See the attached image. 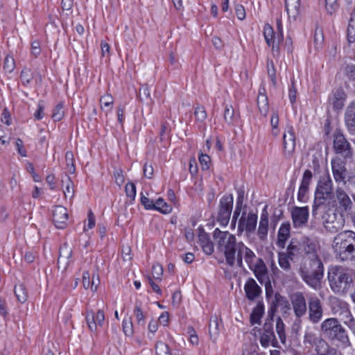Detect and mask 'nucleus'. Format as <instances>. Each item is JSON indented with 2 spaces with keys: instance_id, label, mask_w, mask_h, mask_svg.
Segmentation results:
<instances>
[{
  "instance_id": "1",
  "label": "nucleus",
  "mask_w": 355,
  "mask_h": 355,
  "mask_svg": "<svg viewBox=\"0 0 355 355\" xmlns=\"http://www.w3.org/2000/svg\"><path fill=\"white\" fill-rule=\"evenodd\" d=\"M303 280L312 288L317 289L323 276V265L318 255L304 257L300 268Z\"/></svg>"
},
{
  "instance_id": "2",
  "label": "nucleus",
  "mask_w": 355,
  "mask_h": 355,
  "mask_svg": "<svg viewBox=\"0 0 355 355\" xmlns=\"http://www.w3.org/2000/svg\"><path fill=\"white\" fill-rule=\"evenodd\" d=\"M333 249L341 261L352 259L355 253V232L344 231L338 234L334 239Z\"/></svg>"
},
{
  "instance_id": "3",
  "label": "nucleus",
  "mask_w": 355,
  "mask_h": 355,
  "mask_svg": "<svg viewBox=\"0 0 355 355\" xmlns=\"http://www.w3.org/2000/svg\"><path fill=\"white\" fill-rule=\"evenodd\" d=\"M328 280L331 290L338 294L347 293L353 283L349 270L339 266H332L329 268Z\"/></svg>"
},
{
  "instance_id": "4",
  "label": "nucleus",
  "mask_w": 355,
  "mask_h": 355,
  "mask_svg": "<svg viewBox=\"0 0 355 355\" xmlns=\"http://www.w3.org/2000/svg\"><path fill=\"white\" fill-rule=\"evenodd\" d=\"M213 237L217 243L218 249L224 252L227 263L233 266L234 253L238 244L235 236L228 232H223L216 228L214 232Z\"/></svg>"
},
{
  "instance_id": "5",
  "label": "nucleus",
  "mask_w": 355,
  "mask_h": 355,
  "mask_svg": "<svg viewBox=\"0 0 355 355\" xmlns=\"http://www.w3.org/2000/svg\"><path fill=\"white\" fill-rule=\"evenodd\" d=\"M334 196L333 182L329 174L320 177L315 191L314 202L312 209L313 215L317 214V209Z\"/></svg>"
},
{
  "instance_id": "6",
  "label": "nucleus",
  "mask_w": 355,
  "mask_h": 355,
  "mask_svg": "<svg viewBox=\"0 0 355 355\" xmlns=\"http://www.w3.org/2000/svg\"><path fill=\"white\" fill-rule=\"evenodd\" d=\"M322 334L331 340H337L343 344L348 343V337L345 329L336 318H328L324 320L320 326Z\"/></svg>"
},
{
  "instance_id": "7",
  "label": "nucleus",
  "mask_w": 355,
  "mask_h": 355,
  "mask_svg": "<svg viewBox=\"0 0 355 355\" xmlns=\"http://www.w3.org/2000/svg\"><path fill=\"white\" fill-rule=\"evenodd\" d=\"M345 220L342 213L328 209L322 215V223L324 228L331 232H336L345 225Z\"/></svg>"
},
{
  "instance_id": "8",
  "label": "nucleus",
  "mask_w": 355,
  "mask_h": 355,
  "mask_svg": "<svg viewBox=\"0 0 355 355\" xmlns=\"http://www.w3.org/2000/svg\"><path fill=\"white\" fill-rule=\"evenodd\" d=\"M248 267L253 271L258 281L261 284H265L266 295H270L272 292V290L268 277V270L263 259L257 258L255 261L252 262V266H248Z\"/></svg>"
},
{
  "instance_id": "9",
  "label": "nucleus",
  "mask_w": 355,
  "mask_h": 355,
  "mask_svg": "<svg viewBox=\"0 0 355 355\" xmlns=\"http://www.w3.org/2000/svg\"><path fill=\"white\" fill-rule=\"evenodd\" d=\"M234 257V266L236 263L237 266L240 268H243V260L248 266H252V262L257 258L254 252L243 242H238Z\"/></svg>"
},
{
  "instance_id": "10",
  "label": "nucleus",
  "mask_w": 355,
  "mask_h": 355,
  "mask_svg": "<svg viewBox=\"0 0 355 355\" xmlns=\"http://www.w3.org/2000/svg\"><path fill=\"white\" fill-rule=\"evenodd\" d=\"M233 207L232 195L224 196L220 200L217 220L221 225H227L229 223Z\"/></svg>"
},
{
  "instance_id": "11",
  "label": "nucleus",
  "mask_w": 355,
  "mask_h": 355,
  "mask_svg": "<svg viewBox=\"0 0 355 355\" xmlns=\"http://www.w3.org/2000/svg\"><path fill=\"white\" fill-rule=\"evenodd\" d=\"M333 148L337 154H340L346 159L352 157V148L344 135L340 132H338L334 134Z\"/></svg>"
},
{
  "instance_id": "12",
  "label": "nucleus",
  "mask_w": 355,
  "mask_h": 355,
  "mask_svg": "<svg viewBox=\"0 0 355 355\" xmlns=\"http://www.w3.org/2000/svg\"><path fill=\"white\" fill-rule=\"evenodd\" d=\"M308 311L310 321L314 324L319 322L323 314V309L320 300L313 296L308 300Z\"/></svg>"
},
{
  "instance_id": "13",
  "label": "nucleus",
  "mask_w": 355,
  "mask_h": 355,
  "mask_svg": "<svg viewBox=\"0 0 355 355\" xmlns=\"http://www.w3.org/2000/svg\"><path fill=\"white\" fill-rule=\"evenodd\" d=\"M293 309L297 318L305 315L307 311L306 299L301 292H296L290 297Z\"/></svg>"
},
{
  "instance_id": "14",
  "label": "nucleus",
  "mask_w": 355,
  "mask_h": 355,
  "mask_svg": "<svg viewBox=\"0 0 355 355\" xmlns=\"http://www.w3.org/2000/svg\"><path fill=\"white\" fill-rule=\"evenodd\" d=\"M257 223V214L252 212L247 214L246 212H243L239 220V234H241L243 231H245L248 233L253 232L256 229Z\"/></svg>"
},
{
  "instance_id": "15",
  "label": "nucleus",
  "mask_w": 355,
  "mask_h": 355,
  "mask_svg": "<svg viewBox=\"0 0 355 355\" xmlns=\"http://www.w3.org/2000/svg\"><path fill=\"white\" fill-rule=\"evenodd\" d=\"M331 170L334 178L338 183L345 184L346 178L348 175L347 170L345 167V163L339 157H336L331 160Z\"/></svg>"
},
{
  "instance_id": "16",
  "label": "nucleus",
  "mask_w": 355,
  "mask_h": 355,
  "mask_svg": "<svg viewBox=\"0 0 355 355\" xmlns=\"http://www.w3.org/2000/svg\"><path fill=\"white\" fill-rule=\"evenodd\" d=\"M284 155L286 158H291L295 149V135L292 126H288L283 137Z\"/></svg>"
},
{
  "instance_id": "17",
  "label": "nucleus",
  "mask_w": 355,
  "mask_h": 355,
  "mask_svg": "<svg viewBox=\"0 0 355 355\" xmlns=\"http://www.w3.org/2000/svg\"><path fill=\"white\" fill-rule=\"evenodd\" d=\"M263 332L260 338V343L263 347H268L272 345L273 347H277V340L276 339L272 327V319H268L263 327Z\"/></svg>"
},
{
  "instance_id": "18",
  "label": "nucleus",
  "mask_w": 355,
  "mask_h": 355,
  "mask_svg": "<svg viewBox=\"0 0 355 355\" xmlns=\"http://www.w3.org/2000/svg\"><path fill=\"white\" fill-rule=\"evenodd\" d=\"M86 321L89 329L92 331H96L98 327H102L105 320L104 312L98 310L95 313L92 310L86 311Z\"/></svg>"
},
{
  "instance_id": "19",
  "label": "nucleus",
  "mask_w": 355,
  "mask_h": 355,
  "mask_svg": "<svg viewBox=\"0 0 355 355\" xmlns=\"http://www.w3.org/2000/svg\"><path fill=\"white\" fill-rule=\"evenodd\" d=\"M309 216L308 207H294L291 211L293 225L300 227L304 225Z\"/></svg>"
},
{
  "instance_id": "20",
  "label": "nucleus",
  "mask_w": 355,
  "mask_h": 355,
  "mask_svg": "<svg viewBox=\"0 0 355 355\" xmlns=\"http://www.w3.org/2000/svg\"><path fill=\"white\" fill-rule=\"evenodd\" d=\"M336 196L338 205V209L341 212L349 214L352 211L353 202L348 194L341 188L336 190Z\"/></svg>"
},
{
  "instance_id": "21",
  "label": "nucleus",
  "mask_w": 355,
  "mask_h": 355,
  "mask_svg": "<svg viewBox=\"0 0 355 355\" xmlns=\"http://www.w3.org/2000/svg\"><path fill=\"white\" fill-rule=\"evenodd\" d=\"M68 213L67 209L63 206L55 207L53 211V220L57 228L64 229L67 226Z\"/></svg>"
},
{
  "instance_id": "22",
  "label": "nucleus",
  "mask_w": 355,
  "mask_h": 355,
  "mask_svg": "<svg viewBox=\"0 0 355 355\" xmlns=\"http://www.w3.org/2000/svg\"><path fill=\"white\" fill-rule=\"evenodd\" d=\"M244 291L247 298L250 301H253L257 299L261 293V287L252 278L248 279L244 285Z\"/></svg>"
},
{
  "instance_id": "23",
  "label": "nucleus",
  "mask_w": 355,
  "mask_h": 355,
  "mask_svg": "<svg viewBox=\"0 0 355 355\" xmlns=\"http://www.w3.org/2000/svg\"><path fill=\"white\" fill-rule=\"evenodd\" d=\"M72 255V249L67 243L63 244L60 248V254L58 259V268L64 270L69 262Z\"/></svg>"
},
{
  "instance_id": "24",
  "label": "nucleus",
  "mask_w": 355,
  "mask_h": 355,
  "mask_svg": "<svg viewBox=\"0 0 355 355\" xmlns=\"http://www.w3.org/2000/svg\"><path fill=\"white\" fill-rule=\"evenodd\" d=\"M313 345L317 355H340V352L329 347L328 343L322 338H319Z\"/></svg>"
},
{
  "instance_id": "25",
  "label": "nucleus",
  "mask_w": 355,
  "mask_h": 355,
  "mask_svg": "<svg viewBox=\"0 0 355 355\" xmlns=\"http://www.w3.org/2000/svg\"><path fill=\"white\" fill-rule=\"evenodd\" d=\"M198 230L199 242L204 252L209 255L211 254L214 252V244L210 241L209 235L202 227H199Z\"/></svg>"
},
{
  "instance_id": "26",
  "label": "nucleus",
  "mask_w": 355,
  "mask_h": 355,
  "mask_svg": "<svg viewBox=\"0 0 355 355\" xmlns=\"http://www.w3.org/2000/svg\"><path fill=\"white\" fill-rule=\"evenodd\" d=\"M291 224L289 222L283 223L278 231L277 245L278 247L284 248L286 243L290 236Z\"/></svg>"
},
{
  "instance_id": "27",
  "label": "nucleus",
  "mask_w": 355,
  "mask_h": 355,
  "mask_svg": "<svg viewBox=\"0 0 355 355\" xmlns=\"http://www.w3.org/2000/svg\"><path fill=\"white\" fill-rule=\"evenodd\" d=\"M345 120L349 132L352 135H355V101L347 107Z\"/></svg>"
},
{
  "instance_id": "28",
  "label": "nucleus",
  "mask_w": 355,
  "mask_h": 355,
  "mask_svg": "<svg viewBox=\"0 0 355 355\" xmlns=\"http://www.w3.org/2000/svg\"><path fill=\"white\" fill-rule=\"evenodd\" d=\"M338 306L340 309V312L338 313V310L335 311V314L338 313L340 316L343 322L348 325L349 327H352L354 322V319L347 306V304L345 302H339Z\"/></svg>"
},
{
  "instance_id": "29",
  "label": "nucleus",
  "mask_w": 355,
  "mask_h": 355,
  "mask_svg": "<svg viewBox=\"0 0 355 355\" xmlns=\"http://www.w3.org/2000/svg\"><path fill=\"white\" fill-rule=\"evenodd\" d=\"M268 231V214L263 210L261 215L257 234L260 240H265Z\"/></svg>"
},
{
  "instance_id": "30",
  "label": "nucleus",
  "mask_w": 355,
  "mask_h": 355,
  "mask_svg": "<svg viewBox=\"0 0 355 355\" xmlns=\"http://www.w3.org/2000/svg\"><path fill=\"white\" fill-rule=\"evenodd\" d=\"M300 0H285V7L289 17L294 19L300 12Z\"/></svg>"
},
{
  "instance_id": "31",
  "label": "nucleus",
  "mask_w": 355,
  "mask_h": 355,
  "mask_svg": "<svg viewBox=\"0 0 355 355\" xmlns=\"http://www.w3.org/2000/svg\"><path fill=\"white\" fill-rule=\"evenodd\" d=\"M300 243L292 240L287 247L286 252L284 254L289 257L290 260H293L299 255H302L300 250Z\"/></svg>"
},
{
  "instance_id": "32",
  "label": "nucleus",
  "mask_w": 355,
  "mask_h": 355,
  "mask_svg": "<svg viewBox=\"0 0 355 355\" xmlns=\"http://www.w3.org/2000/svg\"><path fill=\"white\" fill-rule=\"evenodd\" d=\"M257 105L260 113L266 116L269 110V105L268 102V98L264 93L259 91V96L257 97Z\"/></svg>"
},
{
  "instance_id": "33",
  "label": "nucleus",
  "mask_w": 355,
  "mask_h": 355,
  "mask_svg": "<svg viewBox=\"0 0 355 355\" xmlns=\"http://www.w3.org/2000/svg\"><path fill=\"white\" fill-rule=\"evenodd\" d=\"M263 36L266 40V44L270 46H272V51H275V46L274 45L275 43V35L272 27L267 24L263 27Z\"/></svg>"
},
{
  "instance_id": "34",
  "label": "nucleus",
  "mask_w": 355,
  "mask_h": 355,
  "mask_svg": "<svg viewBox=\"0 0 355 355\" xmlns=\"http://www.w3.org/2000/svg\"><path fill=\"white\" fill-rule=\"evenodd\" d=\"M264 313V306L261 303H258L253 309L250 315V322L252 324H259L261 317Z\"/></svg>"
},
{
  "instance_id": "35",
  "label": "nucleus",
  "mask_w": 355,
  "mask_h": 355,
  "mask_svg": "<svg viewBox=\"0 0 355 355\" xmlns=\"http://www.w3.org/2000/svg\"><path fill=\"white\" fill-rule=\"evenodd\" d=\"M300 250L303 258L311 257V254L317 255L315 252V246L313 243H309V241H304L300 243Z\"/></svg>"
},
{
  "instance_id": "36",
  "label": "nucleus",
  "mask_w": 355,
  "mask_h": 355,
  "mask_svg": "<svg viewBox=\"0 0 355 355\" xmlns=\"http://www.w3.org/2000/svg\"><path fill=\"white\" fill-rule=\"evenodd\" d=\"M15 294L18 301L24 303L28 299L26 288L23 284H19L15 286Z\"/></svg>"
},
{
  "instance_id": "37",
  "label": "nucleus",
  "mask_w": 355,
  "mask_h": 355,
  "mask_svg": "<svg viewBox=\"0 0 355 355\" xmlns=\"http://www.w3.org/2000/svg\"><path fill=\"white\" fill-rule=\"evenodd\" d=\"M163 214H168L172 210V207L168 205L164 199L159 198L154 203V209Z\"/></svg>"
},
{
  "instance_id": "38",
  "label": "nucleus",
  "mask_w": 355,
  "mask_h": 355,
  "mask_svg": "<svg viewBox=\"0 0 355 355\" xmlns=\"http://www.w3.org/2000/svg\"><path fill=\"white\" fill-rule=\"evenodd\" d=\"M275 306L281 307L284 312L291 309L288 300L285 297L282 296L279 293H275Z\"/></svg>"
},
{
  "instance_id": "39",
  "label": "nucleus",
  "mask_w": 355,
  "mask_h": 355,
  "mask_svg": "<svg viewBox=\"0 0 355 355\" xmlns=\"http://www.w3.org/2000/svg\"><path fill=\"white\" fill-rule=\"evenodd\" d=\"M220 320L216 315L211 318L209 323V335L211 338H216L219 333Z\"/></svg>"
},
{
  "instance_id": "40",
  "label": "nucleus",
  "mask_w": 355,
  "mask_h": 355,
  "mask_svg": "<svg viewBox=\"0 0 355 355\" xmlns=\"http://www.w3.org/2000/svg\"><path fill=\"white\" fill-rule=\"evenodd\" d=\"M63 193L66 199L69 198V200H71L74 196L75 190L73 183L69 177L67 178L65 182V187Z\"/></svg>"
},
{
  "instance_id": "41",
  "label": "nucleus",
  "mask_w": 355,
  "mask_h": 355,
  "mask_svg": "<svg viewBox=\"0 0 355 355\" xmlns=\"http://www.w3.org/2000/svg\"><path fill=\"white\" fill-rule=\"evenodd\" d=\"M276 331L281 342L284 344L286 343V334L284 331V324L280 317L277 318Z\"/></svg>"
},
{
  "instance_id": "42",
  "label": "nucleus",
  "mask_w": 355,
  "mask_h": 355,
  "mask_svg": "<svg viewBox=\"0 0 355 355\" xmlns=\"http://www.w3.org/2000/svg\"><path fill=\"white\" fill-rule=\"evenodd\" d=\"M289 260V257L284 254V252L279 253L278 263L280 268L284 270L285 271H289L291 268Z\"/></svg>"
},
{
  "instance_id": "43",
  "label": "nucleus",
  "mask_w": 355,
  "mask_h": 355,
  "mask_svg": "<svg viewBox=\"0 0 355 355\" xmlns=\"http://www.w3.org/2000/svg\"><path fill=\"white\" fill-rule=\"evenodd\" d=\"M155 350L157 355H172L169 346L162 341L157 343Z\"/></svg>"
},
{
  "instance_id": "44",
  "label": "nucleus",
  "mask_w": 355,
  "mask_h": 355,
  "mask_svg": "<svg viewBox=\"0 0 355 355\" xmlns=\"http://www.w3.org/2000/svg\"><path fill=\"white\" fill-rule=\"evenodd\" d=\"M65 159L67 163V169L69 173L73 174L75 173L76 168L74 166V157L71 151H67L65 155Z\"/></svg>"
},
{
  "instance_id": "45",
  "label": "nucleus",
  "mask_w": 355,
  "mask_h": 355,
  "mask_svg": "<svg viewBox=\"0 0 355 355\" xmlns=\"http://www.w3.org/2000/svg\"><path fill=\"white\" fill-rule=\"evenodd\" d=\"M64 114V110L62 103H58L54 108L52 114V119L55 121H60Z\"/></svg>"
},
{
  "instance_id": "46",
  "label": "nucleus",
  "mask_w": 355,
  "mask_h": 355,
  "mask_svg": "<svg viewBox=\"0 0 355 355\" xmlns=\"http://www.w3.org/2000/svg\"><path fill=\"white\" fill-rule=\"evenodd\" d=\"M124 334L128 336L133 335V326L131 318H125L122 324Z\"/></svg>"
},
{
  "instance_id": "47",
  "label": "nucleus",
  "mask_w": 355,
  "mask_h": 355,
  "mask_svg": "<svg viewBox=\"0 0 355 355\" xmlns=\"http://www.w3.org/2000/svg\"><path fill=\"white\" fill-rule=\"evenodd\" d=\"M33 78V74L30 69L25 68L22 70L20 78L23 85H26L31 83Z\"/></svg>"
},
{
  "instance_id": "48",
  "label": "nucleus",
  "mask_w": 355,
  "mask_h": 355,
  "mask_svg": "<svg viewBox=\"0 0 355 355\" xmlns=\"http://www.w3.org/2000/svg\"><path fill=\"white\" fill-rule=\"evenodd\" d=\"M224 119L229 124H232L234 119V110L232 105H226L224 112Z\"/></svg>"
},
{
  "instance_id": "49",
  "label": "nucleus",
  "mask_w": 355,
  "mask_h": 355,
  "mask_svg": "<svg viewBox=\"0 0 355 355\" xmlns=\"http://www.w3.org/2000/svg\"><path fill=\"white\" fill-rule=\"evenodd\" d=\"M313 178V173L309 169L305 170L302 175L300 186L309 189Z\"/></svg>"
},
{
  "instance_id": "50",
  "label": "nucleus",
  "mask_w": 355,
  "mask_h": 355,
  "mask_svg": "<svg viewBox=\"0 0 355 355\" xmlns=\"http://www.w3.org/2000/svg\"><path fill=\"white\" fill-rule=\"evenodd\" d=\"M319 338L320 337H317L313 332L307 330L304 334V343L309 344L313 346V345L315 343L316 340H318Z\"/></svg>"
},
{
  "instance_id": "51",
  "label": "nucleus",
  "mask_w": 355,
  "mask_h": 355,
  "mask_svg": "<svg viewBox=\"0 0 355 355\" xmlns=\"http://www.w3.org/2000/svg\"><path fill=\"white\" fill-rule=\"evenodd\" d=\"M196 119L199 121H203L207 117V112L203 106L198 105L194 112Z\"/></svg>"
},
{
  "instance_id": "52",
  "label": "nucleus",
  "mask_w": 355,
  "mask_h": 355,
  "mask_svg": "<svg viewBox=\"0 0 355 355\" xmlns=\"http://www.w3.org/2000/svg\"><path fill=\"white\" fill-rule=\"evenodd\" d=\"M114 99L113 97L110 94H105L100 99L101 108V110L103 107H110L113 105Z\"/></svg>"
},
{
  "instance_id": "53",
  "label": "nucleus",
  "mask_w": 355,
  "mask_h": 355,
  "mask_svg": "<svg viewBox=\"0 0 355 355\" xmlns=\"http://www.w3.org/2000/svg\"><path fill=\"white\" fill-rule=\"evenodd\" d=\"M15 60L12 57L6 56L3 63V69L7 72L11 73L15 69Z\"/></svg>"
},
{
  "instance_id": "54",
  "label": "nucleus",
  "mask_w": 355,
  "mask_h": 355,
  "mask_svg": "<svg viewBox=\"0 0 355 355\" xmlns=\"http://www.w3.org/2000/svg\"><path fill=\"white\" fill-rule=\"evenodd\" d=\"M338 7L337 0H325V8L329 15H332Z\"/></svg>"
},
{
  "instance_id": "55",
  "label": "nucleus",
  "mask_w": 355,
  "mask_h": 355,
  "mask_svg": "<svg viewBox=\"0 0 355 355\" xmlns=\"http://www.w3.org/2000/svg\"><path fill=\"white\" fill-rule=\"evenodd\" d=\"M163 274V268L161 264L156 263L152 267V275L155 279H160Z\"/></svg>"
},
{
  "instance_id": "56",
  "label": "nucleus",
  "mask_w": 355,
  "mask_h": 355,
  "mask_svg": "<svg viewBox=\"0 0 355 355\" xmlns=\"http://www.w3.org/2000/svg\"><path fill=\"white\" fill-rule=\"evenodd\" d=\"M199 162L203 170H207L209 168L211 158L205 154H200L199 156Z\"/></svg>"
},
{
  "instance_id": "57",
  "label": "nucleus",
  "mask_w": 355,
  "mask_h": 355,
  "mask_svg": "<svg viewBox=\"0 0 355 355\" xmlns=\"http://www.w3.org/2000/svg\"><path fill=\"white\" fill-rule=\"evenodd\" d=\"M323 41H324V37H323V34H322V31L321 29H319L317 28L315 29V35H314V43L315 44L316 47L320 48L322 44Z\"/></svg>"
},
{
  "instance_id": "58",
  "label": "nucleus",
  "mask_w": 355,
  "mask_h": 355,
  "mask_svg": "<svg viewBox=\"0 0 355 355\" xmlns=\"http://www.w3.org/2000/svg\"><path fill=\"white\" fill-rule=\"evenodd\" d=\"M114 177L116 184H118L119 187H121L124 183L125 179L121 168H115L114 171Z\"/></svg>"
},
{
  "instance_id": "59",
  "label": "nucleus",
  "mask_w": 355,
  "mask_h": 355,
  "mask_svg": "<svg viewBox=\"0 0 355 355\" xmlns=\"http://www.w3.org/2000/svg\"><path fill=\"white\" fill-rule=\"evenodd\" d=\"M125 193L128 197L134 200L136 195V187L133 183H128L125 187Z\"/></svg>"
},
{
  "instance_id": "60",
  "label": "nucleus",
  "mask_w": 355,
  "mask_h": 355,
  "mask_svg": "<svg viewBox=\"0 0 355 355\" xmlns=\"http://www.w3.org/2000/svg\"><path fill=\"white\" fill-rule=\"evenodd\" d=\"M268 73L273 85L276 84L275 69L272 61L268 62Z\"/></svg>"
},
{
  "instance_id": "61",
  "label": "nucleus",
  "mask_w": 355,
  "mask_h": 355,
  "mask_svg": "<svg viewBox=\"0 0 355 355\" xmlns=\"http://www.w3.org/2000/svg\"><path fill=\"white\" fill-rule=\"evenodd\" d=\"M309 189L300 186L298 193H297V200L300 202L306 201V196L309 192Z\"/></svg>"
},
{
  "instance_id": "62",
  "label": "nucleus",
  "mask_w": 355,
  "mask_h": 355,
  "mask_svg": "<svg viewBox=\"0 0 355 355\" xmlns=\"http://www.w3.org/2000/svg\"><path fill=\"white\" fill-rule=\"evenodd\" d=\"M235 12L239 19L243 20L245 18V10L242 5L238 4L235 6Z\"/></svg>"
},
{
  "instance_id": "63",
  "label": "nucleus",
  "mask_w": 355,
  "mask_h": 355,
  "mask_svg": "<svg viewBox=\"0 0 355 355\" xmlns=\"http://www.w3.org/2000/svg\"><path fill=\"white\" fill-rule=\"evenodd\" d=\"M188 333L190 335L189 341L191 344L197 345L198 344V337L192 327H189Z\"/></svg>"
},
{
  "instance_id": "64",
  "label": "nucleus",
  "mask_w": 355,
  "mask_h": 355,
  "mask_svg": "<svg viewBox=\"0 0 355 355\" xmlns=\"http://www.w3.org/2000/svg\"><path fill=\"white\" fill-rule=\"evenodd\" d=\"M345 74L349 80H355V66L353 64L347 65L345 67Z\"/></svg>"
}]
</instances>
